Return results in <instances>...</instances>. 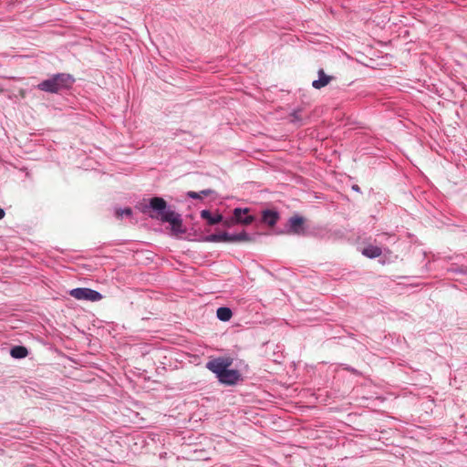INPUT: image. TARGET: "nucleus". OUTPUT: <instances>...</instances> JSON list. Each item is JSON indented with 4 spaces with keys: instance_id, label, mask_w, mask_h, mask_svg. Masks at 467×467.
<instances>
[{
    "instance_id": "16",
    "label": "nucleus",
    "mask_w": 467,
    "mask_h": 467,
    "mask_svg": "<svg viewBox=\"0 0 467 467\" xmlns=\"http://www.w3.org/2000/svg\"><path fill=\"white\" fill-rule=\"evenodd\" d=\"M131 213H132V211H131L130 208H125L123 210L119 209V210L116 211V215H117L118 218H120L123 215L129 216Z\"/></svg>"
},
{
    "instance_id": "11",
    "label": "nucleus",
    "mask_w": 467,
    "mask_h": 467,
    "mask_svg": "<svg viewBox=\"0 0 467 467\" xmlns=\"http://www.w3.org/2000/svg\"><path fill=\"white\" fill-rule=\"evenodd\" d=\"M252 241H253L252 237L248 234H246L244 231L241 232L239 234H230V239H229V243H241V242L249 243Z\"/></svg>"
},
{
    "instance_id": "4",
    "label": "nucleus",
    "mask_w": 467,
    "mask_h": 467,
    "mask_svg": "<svg viewBox=\"0 0 467 467\" xmlns=\"http://www.w3.org/2000/svg\"><path fill=\"white\" fill-rule=\"evenodd\" d=\"M70 296L78 300L99 301L102 296L90 288H75L69 292Z\"/></svg>"
},
{
    "instance_id": "5",
    "label": "nucleus",
    "mask_w": 467,
    "mask_h": 467,
    "mask_svg": "<svg viewBox=\"0 0 467 467\" xmlns=\"http://www.w3.org/2000/svg\"><path fill=\"white\" fill-rule=\"evenodd\" d=\"M232 365V359L229 358H218L210 360L206 368L216 374L217 378L222 375Z\"/></svg>"
},
{
    "instance_id": "15",
    "label": "nucleus",
    "mask_w": 467,
    "mask_h": 467,
    "mask_svg": "<svg viewBox=\"0 0 467 467\" xmlns=\"http://www.w3.org/2000/svg\"><path fill=\"white\" fill-rule=\"evenodd\" d=\"M363 254L370 258L379 257L381 254V249L377 246H369L363 250Z\"/></svg>"
},
{
    "instance_id": "8",
    "label": "nucleus",
    "mask_w": 467,
    "mask_h": 467,
    "mask_svg": "<svg viewBox=\"0 0 467 467\" xmlns=\"http://www.w3.org/2000/svg\"><path fill=\"white\" fill-rule=\"evenodd\" d=\"M333 78L334 77L327 75L325 71L321 68L318 70V79L314 80L312 82V86L317 89H320L327 86Z\"/></svg>"
},
{
    "instance_id": "12",
    "label": "nucleus",
    "mask_w": 467,
    "mask_h": 467,
    "mask_svg": "<svg viewBox=\"0 0 467 467\" xmlns=\"http://www.w3.org/2000/svg\"><path fill=\"white\" fill-rule=\"evenodd\" d=\"M230 234L223 233V234H214L206 237V241L208 242H227L229 243Z\"/></svg>"
},
{
    "instance_id": "18",
    "label": "nucleus",
    "mask_w": 467,
    "mask_h": 467,
    "mask_svg": "<svg viewBox=\"0 0 467 467\" xmlns=\"http://www.w3.org/2000/svg\"><path fill=\"white\" fill-rule=\"evenodd\" d=\"M213 193V191L208 189V190H203L202 192H200V195H203V196H209L210 194Z\"/></svg>"
},
{
    "instance_id": "10",
    "label": "nucleus",
    "mask_w": 467,
    "mask_h": 467,
    "mask_svg": "<svg viewBox=\"0 0 467 467\" xmlns=\"http://www.w3.org/2000/svg\"><path fill=\"white\" fill-rule=\"evenodd\" d=\"M201 217L202 219H205L207 220L208 223L210 225H214L216 223H219L221 222H223V216L222 214H215V215H212V213L208 211V210H202L201 212Z\"/></svg>"
},
{
    "instance_id": "7",
    "label": "nucleus",
    "mask_w": 467,
    "mask_h": 467,
    "mask_svg": "<svg viewBox=\"0 0 467 467\" xmlns=\"http://www.w3.org/2000/svg\"><path fill=\"white\" fill-rule=\"evenodd\" d=\"M289 234H303L304 229V219L300 216H293L289 219Z\"/></svg>"
},
{
    "instance_id": "17",
    "label": "nucleus",
    "mask_w": 467,
    "mask_h": 467,
    "mask_svg": "<svg viewBox=\"0 0 467 467\" xmlns=\"http://www.w3.org/2000/svg\"><path fill=\"white\" fill-rule=\"evenodd\" d=\"M187 195H188L190 198H192V199H201L200 192H188Z\"/></svg>"
},
{
    "instance_id": "14",
    "label": "nucleus",
    "mask_w": 467,
    "mask_h": 467,
    "mask_svg": "<svg viewBox=\"0 0 467 467\" xmlns=\"http://www.w3.org/2000/svg\"><path fill=\"white\" fill-rule=\"evenodd\" d=\"M217 317L222 321H228L233 316L232 310L228 307H219L216 312Z\"/></svg>"
},
{
    "instance_id": "9",
    "label": "nucleus",
    "mask_w": 467,
    "mask_h": 467,
    "mask_svg": "<svg viewBox=\"0 0 467 467\" xmlns=\"http://www.w3.org/2000/svg\"><path fill=\"white\" fill-rule=\"evenodd\" d=\"M278 218V213L271 210H265L263 212L262 214V221L271 227H273L276 223Z\"/></svg>"
},
{
    "instance_id": "20",
    "label": "nucleus",
    "mask_w": 467,
    "mask_h": 467,
    "mask_svg": "<svg viewBox=\"0 0 467 467\" xmlns=\"http://www.w3.org/2000/svg\"><path fill=\"white\" fill-rule=\"evenodd\" d=\"M353 189L356 190V191L359 190L358 186H353Z\"/></svg>"
},
{
    "instance_id": "1",
    "label": "nucleus",
    "mask_w": 467,
    "mask_h": 467,
    "mask_svg": "<svg viewBox=\"0 0 467 467\" xmlns=\"http://www.w3.org/2000/svg\"><path fill=\"white\" fill-rule=\"evenodd\" d=\"M142 212L149 213V216L152 219L169 223L173 235H178L185 232L181 214L170 209L167 206L166 201L161 197L151 198L149 206H145Z\"/></svg>"
},
{
    "instance_id": "3",
    "label": "nucleus",
    "mask_w": 467,
    "mask_h": 467,
    "mask_svg": "<svg viewBox=\"0 0 467 467\" xmlns=\"http://www.w3.org/2000/svg\"><path fill=\"white\" fill-rule=\"evenodd\" d=\"M249 212V209L244 208H235L234 210V217L230 220H225L223 222V225L226 227H230L234 225V223H242L244 225L251 224L254 221V217L252 215L245 216V219H242V214H247Z\"/></svg>"
},
{
    "instance_id": "13",
    "label": "nucleus",
    "mask_w": 467,
    "mask_h": 467,
    "mask_svg": "<svg viewBox=\"0 0 467 467\" xmlns=\"http://www.w3.org/2000/svg\"><path fill=\"white\" fill-rule=\"evenodd\" d=\"M10 354L15 358H23L27 356L28 351L25 347L16 346L11 349Z\"/></svg>"
},
{
    "instance_id": "19",
    "label": "nucleus",
    "mask_w": 467,
    "mask_h": 467,
    "mask_svg": "<svg viewBox=\"0 0 467 467\" xmlns=\"http://www.w3.org/2000/svg\"><path fill=\"white\" fill-rule=\"evenodd\" d=\"M5 211L2 208H0V220L5 217Z\"/></svg>"
},
{
    "instance_id": "6",
    "label": "nucleus",
    "mask_w": 467,
    "mask_h": 467,
    "mask_svg": "<svg viewBox=\"0 0 467 467\" xmlns=\"http://www.w3.org/2000/svg\"><path fill=\"white\" fill-rule=\"evenodd\" d=\"M239 378L240 374L237 370L227 368L218 377V379L223 384L234 385L238 381Z\"/></svg>"
},
{
    "instance_id": "2",
    "label": "nucleus",
    "mask_w": 467,
    "mask_h": 467,
    "mask_svg": "<svg viewBox=\"0 0 467 467\" xmlns=\"http://www.w3.org/2000/svg\"><path fill=\"white\" fill-rule=\"evenodd\" d=\"M74 82L73 78L68 74H57L49 79L44 80L37 85L42 91L57 93L62 88H68Z\"/></svg>"
}]
</instances>
